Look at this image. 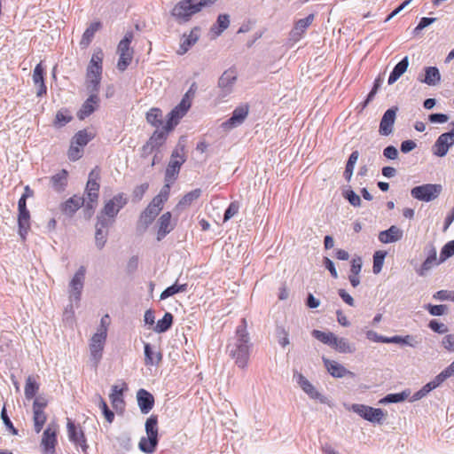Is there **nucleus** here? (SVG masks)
<instances>
[{
  "mask_svg": "<svg viewBox=\"0 0 454 454\" xmlns=\"http://www.w3.org/2000/svg\"><path fill=\"white\" fill-rule=\"evenodd\" d=\"M250 337L247 331V320L242 318L237 326L235 336L230 340L227 351L238 367H247L250 356Z\"/></svg>",
  "mask_w": 454,
  "mask_h": 454,
  "instance_id": "1",
  "label": "nucleus"
},
{
  "mask_svg": "<svg viewBox=\"0 0 454 454\" xmlns=\"http://www.w3.org/2000/svg\"><path fill=\"white\" fill-rule=\"evenodd\" d=\"M103 57L104 53L102 50L98 49L95 51L87 67V89L90 92H98L99 90L103 70Z\"/></svg>",
  "mask_w": 454,
  "mask_h": 454,
  "instance_id": "2",
  "label": "nucleus"
},
{
  "mask_svg": "<svg viewBox=\"0 0 454 454\" xmlns=\"http://www.w3.org/2000/svg\"><path fill=\"white\" fill-rule=\"evenodd\" d=\"M145 429L147 437H142L138 442V448L145 453L153 454L159 443L158 416L151 415L147 418Z\"/></svg>",
  "mask_w": 454,
  "mask_h": 454,
  "instance_id": "3",
  "label": "nucleus"
},
{
  "mask_svg": "<svg viewBox=\"0 0 454 454\" xmlns=\"http://www.w3.org/2000/svg\"><path fill=\"white\" fill-rule=\"evenodd\" d=\"M184 151L185 145L181 138L176 149L171 153V158L165 172V182L172 183L176 179L182 165L186 160Z\"/></svg>",
  "mask_w": 454,
  "mask_h": 454,
  "instance_id": "4",
  "label": "nucleus"
},
{
  "mask_svg": "<svg viewBox=\"0 0 454 454\" xmlns=\"http://www.w3.org/2000/svg\"><path fill=\"white\" fill-rule=\"evenodd\" d=\"M100 178L99 170L98 168L91 170L89 174L88 182L85 188V193L89 201L86 204L85 214L88 217H90L94 212L95 204L98 199L99 184Z\"/></svg>",
  "mask_w": 454,
  "mask_h": 454,
  "instance_id": "5",
  "label": "nucleus"
},
{
  "mask_svg": "<svg viewBox=\"0 0 454 454\" xmlns=\"http://www.w3.org/2000/svg\"><path fill=\"white\" fill-rule=\"evenodd\" d=\"M133 38V32L128 31L118 44L117 52L120 57L117 67L120 71H124L132 61L134 51L130 48V43Z\"/></svg>",
  "mask_w": 454,
  "mask_h": 454,
  "instance_id": "6",
  "label": "nucleus"
},
{
  "mask_svg": "<svg viewBox=\"0 0 454 454\" xmlns=\"http://www.w3.org/2000/svg\"><path fill=\"white\" fill-rule=\"evenodd\" d=\"M442 191V186L439 184H426L413 187L411 195L418 200L429 202L437 199Z\"/></svg>",
  "mask_w": 454,
  "mask_h": 454,
  "instance_id": "7",
  "label": "nucleus"
},
{
  "mask_svg": "<svg viewBox=\"0 0 454 454\" xmlns=\"http://www.w3.org/2000/svg\"><path fill=\"white\" fill-rule=\"evenodd\" d=\"M199 12L200 11L195 0H182L174 6L171 15L180 22H186Z\"/></svg>",
  "mask_w": 454,
  "mask_h": 454,
  "instance_id": "8",
  "label": "nucleus"
},
{
  "mask_svg": "<svg viewBox=\"0 0 454 454\" xmlns=\"http://www.w3.org/2000/svg\"><path fill=\"white\" fill-rule=\"evenodd\" d=\"M238 79V73L234 67L225 70L218 79V97L224 98L232 93Z\"/></svg>",
  "mask_w": 454,
  "mask_h": 454,
  "instance_id": "9",
  "label": "nucleus"
},
{
  "mask_svg": "<svg viewBox=\"0 0 454 454\" xmlns=\"http://www.w3.org/2000/svg\"><path fill=\"white\" fill-rule=\"evenodd\" d=\"M107 336V330L103 329L100 332L96 333L90 339V360L92 362L93 366L98 367L101 358L102 352L104 349V345Z\"/></svg>",
  "mask_w": 454,
  "mask_h": 454,
  "instance_id": "10",
  "label": "nucleus"
},
{
  "mask_svg": "<svg viewBox=\"0 0 454 454\" xmlns=\"http://www.w3.org/2000/svg\"><path fill=\"white\" fill-rule=\"evenodd\" d=\"M86 268L80 266L69 283V301L70 302H78L81 300L82 291L84 286Z\"/></svg>",
  "mask_w": 454,
  "mask_h": 454,
  "instance_id": "11",
  "label": "nucleus"
},
{
  "mask_svg": "<svg viewBox=\"0 0 454 454\" xmlns=\"http://www.w3.org/2000/svg\"><path fill=\"white\" fill-rule=\"evenodd\" d=\"M352 410L363 419L372 423H381L385 415L381 409L364 404H353Z\"/></svg>",
  "mask_w": 454,
  "mask_h": 454,
  "instance_id": "12",
  "label": "nucleus"
},
{
  "mask_svg": "<svg viewBox=\"0 0 454 454\" xmlns=\"http://www.w3.org/2000/svg\"><path fill=\"white\" fill-rule=\"evenodd\" d=\"M190 107L191 102L184 98L168 114L167 129H173L179 123L180 119L186 114Z\"/></svg>",
  "mask_w": 454,
  "mask_h": 454,
  "instance_id": "13",
  "label": "nucleus"
},
{
  "mask_svg": "<svg viewBox=\"0 0 454 454\" xmlns=\"http://www.w3.org/2000/svg\"><path fill=\"white\" fill-rule=\"evenodd\" d=\"M57 444V426L49 425L44 430L41 441V447L44 454H55Z\"/></svg>",
  "mask_w": 454,
  "mask_h": 454,
  "instance_id": "14",
  "label": "nucleus"
},
{
  "mask_svg": "<svg viewBox=\"0 0 454 454\" xmlns=\"http://www.w3.org/2000/svg\"><path fill=\"white\" fill-rule=\"evenodd\" d=\"M171 130L172 129H167L166 124L161 129H157L153 133L147 143L143 146V151L145 153H151L154 149H157L160 146H161L165 143L168 132Z\"/></svg>",
  "mask_w": 454,
  "mask_h": 454,
  "instance_id": "15",
  "label": "nucleus"
},
{
  "mask_svg": "<svg viewBox=\"0 0 454 454\" xmlns=\"http://www.w3.org/2000/svg\"><path fill=\"white\" fill-rule=\"evenodd\" d=\"M127 202L128 200L124 193H118L105 204L100 212L115 219L120 210L127 204Z\"/></svg>",
  "mask_w": 454,
  "mask_h": 454,
  "instance_id": "16",
  "label": "nucleus"
},
{
  "mask_svg": "<svg viewBox=\"0 0 454 454\" xmlns=\"http://www.w3.org/2000/svg\"><path fill=\"white\" fill-rule=\"evenodd\" d=\"M398 108L394 106L388 108L383 114L380 123L379 132L382 136H389L393 132V127L395 124V121L396 118V112Z\"/></svg>",
  "mask_w": 454,
  "mask_h": 454,
  "instance_id": "17",
  "label": "nucleus"
},
{
  "mask_svg": "<svg viewBox=\"0 0 454 454\" xmlns=\"http://www.w3.org/2000/svg\"><path fill=\"white\" fill-rule=\"evenodd\" d=\"M453 145L454 138H451L446 132L442 133L438 137L432 147L433 153L438 157H443Z\"/></svg>",
  "mask_w": 454,
  "mask_h": 454,
  "instance_id": "18",
  "label": "nucleus"
},
{
  "mask_svg": "<svg viewBox=\"0 0 454 454\" xmlns=\"http://www.w3.org/2000/svg\"><path fill=\"white\" fill-rule=\"evenodd\" d=\"M68 438L70 442L74 444L80 445L83 451L88 448L86 444V438L82 429H78L73 420L67 419V423Z\"/></svg>",
  "mask_w": 454,
  "mask_h": 454,
  "instance_id": "19",
  "label": "nucleus"
},
{
  "mask_svg": "<svg viewBox=\"0 0 454 454\" xmlns=\"http://www.w3.org/2000/svg\"><path fill=\"white\" fill-rule=\"evenodd\" d=\"M99 106V98L98 92H90V97L84 101L82 107L77 113L80 120L89 117Z\"/></svg>",
  "mask_w": 454,
  "mask_h": 454,
  "instance_id": "20",
  "label": "nucleus"
},
{
  "mask_svg": "<svg viewBox=\"0 0 454 454\" xmlns=\"http://www.w3.org/2000/svg\"><path fill=\"white\" fill-rule=\"evenodd\" d=\"M137 401L140 411L143 414H147L151 411L154 405V397L153 395L144 388H140L137 392Z\"/></svg>",
  "mask_w": 454,
  "mask_h": 454,
  "instance_id": "21",
  "label": "nucleus"
},
{
  "mask_svg": "<svg viewBox=\"0 0 454 454\" xmlns=\"http://www.w3.org/2000/svg\"><path fill=\"white\" fill-rule=\"evenodd\" d=\"M323 362L329 373L334 378L355 377V373L347 370L342 364L323 357Z\"/></svg>",
  "mask_w": 454,
  "mask_h": 454,
  "instance_id": "22",
  "label": "nucleus"
},
{
  "mask_svg": "<svg viewBox=\"0 0 454 454\" xmlns=\"http://www.w3.org/2000/svg\"><path fill=\"white\" fill-rule=\"evenodd\" d=\"M84 203L85 199L83 197L74 195L60 205V209L66 215L73 216Z\"/></svg>",
  "mask_w": 454,
  "mask_h": 454,
  "instance_id": "23",
  "label": "nucleus"
},
{
  "mask_svg": "<svg viewBox=\"0 0 454 454\" xmlns=\"http://www.w3.org/2000/svg\"><path fill=\"white\" fill-rule=\"evenodd\" d=\"M294 377H296L299 386L310 398L319 400L323 403H325V398L301 373H298Z\"/></svg>",
  "mask_w": 454,
  "mask_h": 454,
  "instance_id": "24",
  "label": "nucleus"
},
{
  "mask_svg": "<svg viewBox=\"0 0 454 454\" xmlns=\"http://www.w3.org/2000/svg\"><path fill=\"white\" fill-rule=\"evenodd\" d=\"M403 237V231L395 225L390 226L387 230L379 233L378 239L381 243L388 244L401 240Z\"/></svg>",
  "mask_w": 454,
  "mask_h": 454,
  "instance_id": "25",
  "label": "nucleus"
},
{
  "mask_svg": "<svg viewBox=\"0 0 454 454\" xmlns=\"http://www.w3.org/2000/svg\"><path fill=\"white\" fill-rule=\"evenodd\" d=\"M248 114V106H240L232 112L231 118L223 123L225 128H234L240 125Z\"/></svg>",
  "mask_w": 454,
  "mask_h": 454,
  "instance_id": "26",
  "label": "nucleus"
},
{
  "mask_svg": "<svg viewBox=\"0 0 454 454\" xmlns=\"http://www.w3.org/2000/svg\"><path fill=\"white\" fill-rule=\"evenodd\" d=\"M33 82L35 85L38 86V90L36 91L37 97H43L47 93V88L44 83V67L43 63H38L33 72L32 76Z\"/></svg>",
  "mask_w": 454,
  "mask_h": 454,
  "instance_id": "27",
  "label": "nucleus"
},
{
  "mask_svg": "<svg viewBox=\"0 0 454 454\" xmlns=\"http://www.w3.org/2000/svg\"><path fill=\"white\" fill-rule=\"evenodd\" d=\"M425 74L418 76V81L429 86H434L441 81V74L436 67H426Z\"/></svg>",
  "mask_w": 454,
  "mask_h": 454,
  "instance_id": "28",
  "label": "nucleus"
},
{
  "mask_svg": "<svg viewBox=\"0 0 454 454\" xmlns=\"http://www.w3.org/2000/svg\"><path fill=\"white\" fill-rule=\"evenodd\" d=\"M427 249V258L423 262L420 269L417 271L419 276H424L426 272L430 270L434 266L441 263L439 262V260L437 261L436 248L433 245H430Z\"/></svg>",
  "mask_w": 454,
  "mask_h": 454,
  "instance_id": "29",
  "label": "nucleus"
},
{
  "mask_svg": "<svg viewBox=\"0 0 454 454\" xmlns=\"http://www.w3.org/2000/svg\"><path fill=\"white\" fill-rule=\"evenodd\" d=\"M158 225L157 240L160 241L174 229V225L171 223V213L166 212L161 215L158 220Z\"/></svg>",
  "mask_w": 454,
  "mask_h": 454,
  "instance_id": "30",
  "label": "nucleus"
},
{
  "mask_svg": "<svg viewBox=\"0 0 454 454\" xmlns=\"http://www.w3.org/2000/svg\"><path fill=\"white\" fill-rule=\"evenodd\" d=\"M68 172L66 169H61L57 174L53 175L50 179V184L52 189L57 192H63L67 185Z\"/></svg>",
  "mask_w": 454,
  "mask_h": 454,
  "instance_id": "31",
  "label": "nucleus"
},
{
  "mask_svg": "<svg viewBox=\"0 0 454 454\" xmlns=\"http://www.w3.org/2000/svg\"><path fill=\"white\" fill-rule=\"evenodd\" d=\"M199 37L200 29L198 27H194L188 35H184V39L180 44L177 53L179 55L186 53L189 51V49L197 43Z\"/></svg>",
  "mask_w": 454,
  "mask_h": 454,
  "instance_id": "32",
  "label": "nucleus"
},
{
  "mask_svg": "<svg viewBox=\"0 0 454 454\" xmlns=\"http://www.w3.org/2000/svg\"><path fill=\"white\" fill-rule=\"evenodd\" d=\"M314 14H309L304 19H301L296 21L292 32L291 35L295 40H298L302 34L306 31V29L311 25L314 20Z\"/></svg>",
  "mask_w": 454,
  "mask_h": 454,
  "instance_id": "33",
  "label": "nucleus"
},
{
  "mask_svg": "<svg viewBox=\"0 0 454 454\" xmlns=\"http://www.w3.org/2000/svg\"><path fill=\"white\" fill-rule=\"evenodd\" d=\"M409 67V59L405 56L400 60L393 68L389 74L387 83L389 85L394 84L407 70Z\"/></svg>",
  "mask_w": 454,
  "mask_h": 454,
  "instance_id": "34",
  "label": "nucleus"
},
{
  "mask_svg": "<svg viewBox=\"0 0 454 454\" xmlns=\"http://www.w3.org/2000/svg\"><path fill=\"white\" fill-rule=\"evenodd\" d=\"M18 226L19 234L23 239H25L27 231L30 229V213L28 209L19 211Z\"/></svg>",
  "mask_w": 454,
  "mask_h": 454,
  "instance_id": "35",
  "label": "nucleus"
},
{
  "mask_svg": "<svg viewBox=\"0 0 454 454\" xmlns=\"http://www.w3.org/2000/svg\"><path fill=\"white\" fill-rule=\"evenodd\" d=\"M101 26H102L101 22L96 21V22H92L86 28V30L84 31V33L82 36L81 42H80V45L82 48H86L89 46V44L91 43L92 39L94 38L96 32L101 28Z\"/></svg>",
  "mask_w": 454,
  "mask_h": 454,
  "instance_id": "36",
  "label": "nucleus"
},
{
  "mask_svg": "<svg viewBox=\"0 0 454 454\" xmlns=\"http://www.w3.org/2000/svg\"><path fill=\"white\" fill-rule=\"evenodd\" d=\"M144 353H145V365H154L159 364L162 359V355L160 352H154L152 348L150 343H145L144 346Z\"/></svg>",
  "mask_w": 454,
  "mask_h": 454,
  "instance_id": "37",
  "label": "nucleus"
},
{
  "mask_svg": "<svg viewBox=\"0 0 454 454\" xmlns=\"http://www.w3.org/2000/svg\"><path fill=\"white\" fill-rule=\"evenodd\" d=\"M334 350L340 353H354L356 351V346L353 343H350L348 340L345 338L335 337V340L332 347Z\"/></svg>",
  "mask_w": 454,
  "mask_h": 454,
  "instance_id": "38",
  "label": "nucleus"
},
{
  "mask_svg": "<svg viewBox=\"0 0 454 454\" xmlns=\"http://www.w3.org/2000/svg\"><path fill=\"white\" fill-rule=\"evenodd\" d=\"M230 26V16L228 14H220L216 22L211 27V32L219 36Z\"/></svg>",
  "mask_w": 454,
  "mask_h": 454,
  "instance_id": "39",
  "label": "nucleus"
},
{
  "mask_svg": "<svg viewBox=\"0 0 454 454\" xmlns=\"http://www.w3.org/2000/svg\"><path fill=\"white\" fill-rule=\"evenodd\" d=\"M146 121L152 126L160 129L162 128L163 125V115L162 111L159 108H152L146 114Z\"/></svg>",
  "mask_w": 454,
  "mask_h": 454,
  "instance_id": "40",
  "label": "nucleus"
},
{
  "mask_svg": "<svg viewBox=\"0 0 454 454\" xmlns=\"http://www.w3.org/2000/svg\"><path fill=\"white\" fill-rule=\"evenodd\" d=\"M160 209L155 208L154 205H148L146 208L141 213L140 223L147 227L151 224L155 217L159 215Z\"/></svg>",
  "mask_w": 454,
  "mask_h": 454,
  "instance_id": "41",
  "label": "nucleus"
},
{
  "mask_svg": "<svg viewBox=\"0 0 454 454\" xmlns=\"http://www.w3.org/2000/svg\"><path fill=\"white\" fill-rule=\"evenodd\" d=\"M441 384L439 381H436V378L430 382L427 383L423 386L419 391L415 392L411 396V401H418L425 397L427 394H429L432 390L439 387Z\"/></svg>",
  "mask_w": 454,
  "mask_h": 454,
  "instance_id": "42",
  "label": "nucleus"
},
{
  "mask_svg": "<svg viewBox=\"0 0 454 454\" xmlns=\"http://www.w3.org/2000/svg\"><path fill=\"white\" fill-rule=\"evenodd\" d=\"M173 319V315L170 312H166L163 317L157 322L154 327V332L158 333L167 332L172 326Z\"/></svg>",
  "mask_w": 454,
  "mask_h": 454,
  "instance_id": "43",
  "label": "nucleus"
},
{
  "mask_svg": "<svg viewBox=\"0 0 454 454\" xmlns=\"http://www.w3.org/2000/svg\"><path fill=\"white\" fill-rule=\"evenodd\" d=\"M311 335L317 340L330 346L331 348L333 347L336 337V335L331 332L326 333L316 329L311 332Z\"/></svg>",
  "mask_w": 454,
  "mask_h": 454,
  "instance_id": "44",
  "label": "nucleus"
},
{
  "mask_svg": "<svg viewBox=\"0 0 454 454\" xmlns=\"http://www.w3.org/2000/svg\"><path fill=\"white\" fill-rule=\"evenodd\" d=\"M92 138L93 136L90 133H89L86 129H82L75 133L71 141L73 144H75L76 145L83 148Z\"/></svg>",
  "mask_w": 454,
  "mask_h": 454,
  "instance_id": "45",
  "label": "nucleus"
},
{
  "mask_svg": "<svg viewBox=\"0 0 454 454\" xmlns=\"http://www.w3.org/2000/svg\"><path fill=\"white\" fill-rule=\"evenodd\" d=\"M387 343L402 344V345H407V346L414 348L417 346L418 341L415 340V337L412 335H405V336L395 335L392 337H388Z\"/></svg>",
  "mask_w": 454,
  "mask_h": 454,
  "instance_id": "46",
  "label": "nucleus"
},
{
  "mask_svg": "<svg viewBox=\"0 0 454 454\" xmlns=\"http://www.w3.org/2000/svg\"><path fill=\"white\" fill-rule=\"evenodd\" d=\"M39 390V384L33 376H28L26 380L25 396L27 400L34 398Z\"/></svg>",
  "mask_w": 454,
  "mask_h": 454,
  "instance_id": "47",
  "label": "nucleus"
},
{
  "mask_svg": "<svg viewBox=\"0 0 454 454\" xmlns=\"http://www.w3.org/2000/svg\"><path fill=\"white\" fill-rule=\"evenodd\" d=\"M122 395V389H120L118 386L112 387V392L109 395V398L114 408L118 409L119 407H122L124 405Z\"/></svg>",
  "mask_w": 454,
  "mask_h": 454,
  "instance_id": "48",
  "label": "nucleus"
},
{
  "mask_svg": "<svg viewBox=\"0 0 454 454\" xmlns=\"http://www.w3.org/2000/svg\"><path fill=\"white\" fill-rule=\"evenodd\" d=\"M187 290V284H182L178 285L177 283H175L174 285L167 287L161 294H160V300H165L170 296H173L176 294L186 292Z\"/></svg>",
  "mask_w": 454,
  "mask_h": 454,
  "instance_id": "49",
  "label": "nucleus"
},
{
  "mask_svg": "<svg viewBox=\"0 0 454 454\" xmlns=\"http://www.w3.org/2000/svg\"><path fill=\"white\" fill-rule=\"evenodd\" d=\"M47 419L44 411L33 410L34 427L36 433H40Z\"/></svg>",
  "mask_w": 454,
  "mask_h": 454,
  "instance_id": "50",
  "label": "nucleus"
},
{
  "mask_svg": "<svg viewBox=\"0 0 454 454\" xmlns=\"http://www.w3.org/2000/svg\"><path fill=\"white\" fill-rule=\"evenodd\" d=\"M115 219L106 215V214L100 212L97 216V223L95 224V229L107 230L111 227Z\"/></svg>",
  "mask_w": 454,
  "mask_h": 454,
  "instance_id": "51",
  "label": "nucleus"
},
{
  "mask_svg": "<svg viewBox=\"0 0 454 454\" xmlns=\"http://www.w3.org/2000/svg\"><path fill=\"white\" fill-rule=\"evenodd\" d=\"M72 120V116L69 114L67 109H61L57 112L54 125L55 127L61 128L70 122Z\"/></svg>",
  "mask_w": 454,
  "mask_h": 454,
  "instance_id": "52",
  "label": "nucleus"
},
{
  "mask_svg": "<svg viewBox=\"0 0 454 454\" xmlns=\"http://www.w3.org/2000/svg\"><path fill=\"white\" fill-rule=\"evenodd\" d=\"M386 254L387 253L384 251H377L374 253L372 265V271L374 274H379L381 271Z\"/></svg>",
  "mask_w": 454,
  "mask_h": 454,
  "instance_id": "53",
  "label": "nucleus"
},
{
  "mask_svg": "<svg viewBox=\"0 0 454 454\" xmlns=\"http://www.w3.org/2000/svg\"><path fill=\"white\" fill-rule=\"evenodd\" d=\"M431 316L440 317L448 312V306L445 304L433 305L431 303L424 306Z\"/></svg>",
  "mask_w": 454,
  "mask_h": 454,
  "instance_id": "54",
  "label": "nucleus"
},
{
  "mask_svg": "<svg viewBox=\"0 0 454 454\" xmlns=\"http://www.w3.org/2000/svg\"><path fill=\"white\" fill-rule=\"evenodd\" d=\"M408 397L405 392L388 394L383 397L380 403H396L404 401Z\"/></svg>",
  "mask_w": 454,
  "mask_h": 454,
  "instance_id": "55",
  "label": "nucleus"
},
{
  "mask_svg": "<svg viewBox=\"0 0 454 454\" xmlns=\"http://www.w3.org/2000/svg\"><path fill=\"white\" fill-rule=\"evenodd\" d=\"M201 195L200 189H195L186 193L179 201V205L190 206L194 200L200 198Z\"/></svg>",
  "mask_w": 454,
  "mask_h": 454,
  "instance_id": "56",
  "label": "nucleus"
},
{
  "mask_svg": "<svg viewBox=\"0 0 454 454\" xmlns=\"http://www.w3.org/2000/svg\"><path fill=\"white\" fill-rule=\"evenodd\" d=\"M454 255V239L447 242L440 252L439 262H443Z\"/></svg>",
  "mask_w": 454,
  "mask_h": 454,
  "instance_id": "57",
  "label": "nucleus"
},
{
  "mask_svg": "<svg viewBox=\"0 0 454 454\" xmlns=\"http://www.w3.org/2000/svg\"><path fill=\"white\" fill-rule=\"evenodd\" d=\"M108 231L96 229L95 231V245L98 249L101 250L107 241Z\"/></svg>",
  "mask_w": 454,
  "mask_h": 454,
  "instance_id": "58",
  "label": "nucleus"
},
{
  "mask_svg": "<svg viewBox=\"0 0 454 454\" xmlns=\"http://www.w3.org/2000/svg\"><path fill=\"white\" fill-rule=\"evenodd\" d=\"M98 406L102 411L103 415L107 422L112 423L114 419V413L109 409L106 401L98 395Z\"/></svg>",
  "mask_w": 454,
  "mask_h": 454,
  "instance_id": "59",
  "label": "nucleus"
},
{
  "mask_svg": "<svg viewBox=\"0 0 454 454\" xmlns=\"http://www.w3.org/2000/svg\"><path fill=\"white\" fill-rule=\"evenodd\" d=\"M276 336L279 345H281L283 348L290 343L289 333L283 326H278L276 328Z\"/></svg>",
  "mask_w": 454,
  "mask_h": 454,
  "instance_id": "60",
  "label": "nucleus"
},
{
  "mask_svg": "<svg viewBox=\"0 0 454 454\" xmlns=\"http://www.w3.org/2000/svg\"><path fill=\"white\" fill-rule=\"evenodd\" d=\"M83 153V148L80 147L79 145H76L75 144H73L71 141L70 147L67 152L68 159L72 161H75L82 158Z\"/></svg>",
  "mask_w": 454,
  "mask_h": 454,
  "instance_id": "61",
  "label": "nucleus"
},
{
  "mask_svg": "<svg viewBox=\"0 0 454 454\" xmlns=\"http://www.w3.org/2000/svg\"><path fill=\"white\" fill-rule=\"evenodd\" d=\"M1 419L4 424V426L6 427V429L13 435H17L18 434V430L14 427L12 422L11 421L8 414H7V411H6V408H5V405L3 407L2 411H1Z\"/></svg>",
  "mask_w": 454,
  "mask_h": 454,
  "instance_id": "62",
  "label": "nucleus"
},
{
  "mask_svg": "<svg viewBox=\"0 0 454 454\" xmlns=\"http://www.w3.org/2000/svg\"><path fill=\"white\" fill-rule=\"evenodd\" d=\"M239 210V203L238 201L231 202L223 214V222H227L232 218L236 214H238Z\"/></svg>",
  "mask_w": 454,
  "mask_h": 454,
  "instance_id": "63",
  "label": "nucleus"
},
{
  "mask_svg": "<svg viewBox=\"0 0 454 454\" xmlns=\"http://www.w3.org/2000/svg\"><path fill=\"white\" fill-rule=\"evenodd\" d=\"M454 375V361L446 367L442 372H441L436 378V381H439L440 384H442L443 381H445L447 379Z\"/></svg>",
  "mask_w": 454,
  "mask_h": 454,
  "instance_id": "64",
  "label": "nucleus"
}]
</instances>
